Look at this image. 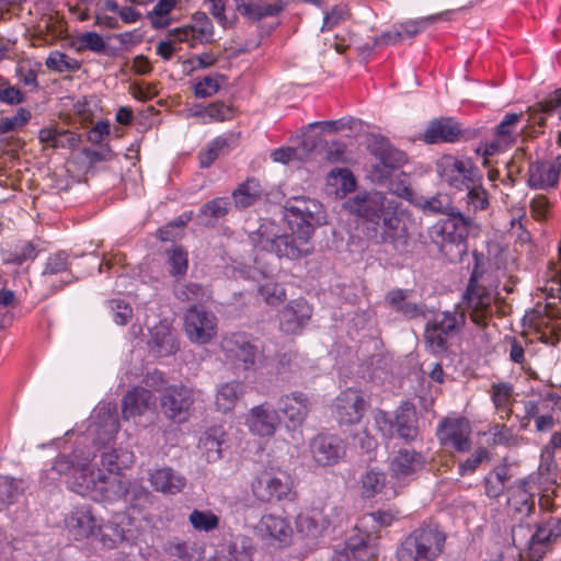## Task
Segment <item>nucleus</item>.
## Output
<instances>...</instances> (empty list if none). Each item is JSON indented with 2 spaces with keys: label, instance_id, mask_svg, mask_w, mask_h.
<instances>
[{
  "label": "nucleus",
  "instance_id": "48",
  "mask_svg": "<svg viewBox=\"0 0 561 561\" xmlns=\"http://www.w3.org/2000/svg\"><path fill=\"white\" fill-rule=\"evenodd\" d=\"M466 211L465 214H476L481 210H486L490 206L489 193L482 185V181L476 182L473 185H468L465 190Z\"/></svg>",
  "mask_w": 561,
  "mask_h": 561
},
{
  "label": "nucleus",
  "instance_id": "43",
  "mask_svg": "<svg viewBox=\"0 0 561 561\" xmlns=\"http://www.w3.org/2000/svg\"><path fill=\"white\" fill-rule=\"evenodd\" d=\"M527 183L531 188L547 190L558 184L554 169L548 161L536 160L529 163Z\"/></svg>",
  "mask_w": 561,
  "mask_h": 561
},
{
  "label": "nucleus",
  "instance_id": "31",
  "mask_svg": "<svg viewBox=\"0 0 561 561\" xmlns=\"http://www.w3.org/2000/svg\"><path fill=\"white\" fill-rule=\"evenodd\" d=\"M461 137L460 125L449 117H440L430 122L422 139L426 144L456 142Z\"/></svg>",
  "mask_w": 561,
  "mask_h": 561
},
{
  "label": "nucleus",
  "instance_id": "36",
  "mask_svg": "<svg viewBox=\"0 0 561 561\" xmlns=\"http://www.w3.org/2000/svg\"><path fill=\"white\" fill-rule=\"evenodd\" d=\"M230 209L231 202L229 197H215L199 207L196 219L199 225L214 228L220 219L229 214Z\"/></svg>",
  "mask_w": 561,
  "mask_h": 561
},
{
  "label": "nucleus",
  "instance_id": "22",
  "mask_svg": "<svg viewBox=\"0 0 561 561\" xmlns=\"http://www.w3.org/2000/svg\"><path fill=\"white\" fill-rule=\"evenodd\" d=\"M313 460L320 466H334L339 463L346 454L344 440L333 434H319L309 444Z\"/></svg>",
  "mask_w": 561,
  "mask_h": 561
},
{
  "label": "nucleus",
  "instance_id": "19",
  "mask_svg": "<svg viewBox=\"0 0 561 561\" xmlns=\"http://www.w3.org/2000/svg\"><path fill=\"white\" fill-rule=\"evenodd\" d=\"M368 407L363 393L359 390L348 388L341 392L333 404V412L341 425H353L360 422Z\"/></svg>",
  "mask_w": 561,
  "mask_h": 561
},
{
  "label": "nucleus",
  "instance_id": "34",
  "mask_svg": "<svg viewBox=\"0 0 561 561\" xmlns=\"http://www.w3.org/2000/svg\"><path fill=\"white\" fill-rule=\"evenodd\" d=\"M254 550L252 538L239 534L225 541L216 553L227 557L231 561H252Z\"/></svg>",
  "mask_w": 561,
  "mask_h": 561
},
{
  "label": "nucleus",
  "instance_id": "47",
  "mask_svg": "<svg viewBox=\"0 0 561 561\" xmlns=\"http://www.w3.org/2000/svg\"><path fill=\"white\" fill-rule=\"evenodd\" d=\"M416 206L420 207L425 215H444L448 216L456 209L451 197L446 193H437L432 197H422Z\"/></svg>",
  "mask_w": 561,
  "mask_h": 561
},
{
  "label": "nucleus",
  "instance_id": "64",
  "mask_svg": "<svg viewBox=\"0 0 561 561\" xmlns=\"http://www.w3.org/2000/svg\"><path fill=\"white\" fill-rule=\"evenodd\" d=\"M108 307L116 324L124 325L133 317V309L125 299H112L108 301Z\"/></svg>",
  "mask_w": 561,
  "mask_h": 561
},
{
  "label": "nucleus",
  "instance_id": "4",
  "mask_svg": "<svg viewBox=\"0 0 561 561\" xmlns=\"http://www.w3.org/2000/svg\"><path fill=\"white\" fill-rule=\"evenodd\" d=\"M129 513H119L106 525H101L89 505L73 507L65 517V525L75 539H98L105 548H112L118 540H131L138 526Z\"/></svg>",
  "mask_w": 561,
  "mask_h": 561
},
{
  "label": "nucleus",
  "instance_id": "49",
  "mask_svg": "<svg viewBox=\"0 0 561 561\" xmlns=\"http://www.w3.org/2000/svg\"><path fill=\"white\" fill-rule=\"evenodd\" d=\"M232 142V136H219L213 139L207 147L198 153L201 168H209L221 154L228 152Z\"/></svg>",
  "mask_w": 561,
  "mask_h": 561
},
{
  "label": "nucleus",
  "instance_id": "6",
  "mask_svg": "<svg viewBox=\"0 0 561 561\" xmlns=\"http://www.w3.org/2000/svg\"><path fill=\"white\" fill-rule=\"evenodd\" d=\"M474 218L459 208L428 229V237L450 260H461L468 251L467 238Z\"/></svg>",
  "mask_w": 561,
  "mask_h": 561
},
{
  "label": "nucleus",
  "instance_id": "38",
  "mask_svg": "<svg viewBox=\"0 0 561 561\" xmlns=\"http://www.w3.org/2000/svg\"><path fill=\"white\" fill-rule=\"evenodd\" d=\"M247 392V386L239 380H232L220 385L216 392L215 405L217 411L227 413L234 409L237 402Z\"/></svg>",
  "mask_w": 561,
  "mask_h": 561
},
{
  "label": "nucleus",
  "instance_id": "18",
  "mask_svg": "<svg viewBox=\"0 0 561 561\" xmlns=\"http://www.w3.org/2000/svg\"><path fill=\"white\" fill-rule=\"evenodd\" d=\"M561 537V518L550 516L536 524V530L528 539L529 561H541L552 542Z\"/></svg>",
  "mask_w": 561,
  "mask_h": 561
},
{
  "label": "nucleus",
  "instance_id": "11",
  "mask_svg": "<svg viewBox=\"0 0 561 561\" xmlns=\"http://www.w3.org/2000/svg\"><path fill=\"white\" fill-rule=\"evenodd\" d=\"M220 350L228 363L242 370L255 369L263 357V351L257 341L244 332L225 335Z\"/></svg>",
  "mask_w": 561,
  "mask_h": 561
},
{
  "label": "nucleus",
  "instance_id": "8",
  "mask_svg": "<svg viewBox=\"0 0 561 561\" xmlns=\"http://www.w3.org/2000/svg\"><path fill=\"white\" fill-rule=\"evenodd\" d=\"M214 25L211 20L204 12H196L190 24L175 27L169 31L168 39L157 45V53L165 60L172 58L176 43H187L191 48L198 44L213 42Z\"/></svg>",
  "mask_w": 561,
  "mask_h": 561
},
{
  "label": "nucleus",
  "instance_id": "20",
  "mask_svg": "<svg viewBox=\"0 0 561 561\" xmlns=\"http://www.w3.org/2000/svg\"><path fill=\"white\" fill-rule=\"evenodd\" d=\"M254 530L262 540L278 547L289 546L294 535L290 522L286 517L272 513L264 514Z\"/></svg>",
  "mask_w": 561,
  "mask_h": 561
},
{
  "label": "nucleus",
  "instance_id": "46",
  "mask_svg": "<svg viewBox=\"0 0 561 561\" xmlns=\"http://www.w3.org/2000/svg\"><path fill=\"white\" fill-rule=\"evenodd\" d=\"M409 290L393 289L386 296V301L390 308L402 313L409 319L417 318L424 314L423 306L408 300Z\"/></svg>",
  "mask_w": 561,
  "mask_h": 561
},
{
  "label": "nucleus",
  "instance_id": "25",
  "mask_svg": "<svg viewBox=\"0 0 561 561\" xmlns=\"http://www.w3.org/2000/svg\"><path fill=\"white\" fill-rule=\"evenodd\" d=\"M561 107V89L554 90L548 96L528 108V125L522 128L524 137L535 138L542 133L546 126L547 116Z\"/></svg>",
  "mask_w": 561,
  "mask_h": 561
},
{
  "label": "nucleus",
  "instance_id": "57",
  "mask_svg": "<svg viewBox=\"0 0 561 561\" xmlns=\"http://www.w3.org/2000/svg\"><path fill=\"white\" fill-rule=\"evenodd\" d=\"M170 274L176 278L183 277L188 268L187 252L182 247H174L168 251Z\"/></svg>",
  "mask_w": 561,
  "mask_h": 561
},
{
  "label": "nucleus",
  "instance_id": "9",
  "mask_svg": "<svg viewBox=\"0 0 561 561\" xmlns=\"http://www.w3.org/2000/svg\"><path fill=\"white\" fill-rule=\"evenodd\" d=\"M536 493L531 476L518 479L507 488L506 514L519 524L512 528V538L517 543L519 533L524 530L523 523L535 514Z\"/></svg>",
  "mask_w": 561,
  "mask_h": 561
},
{
  "label": "nucleus",
  "instance_id": "5",
  "mask_svg": "<svg viewBox=\"0 0 561 561\" xmlns=\"http://www.w3.org/2000/svg\"><path fill=\"white\" fill-rule=\"evenodd\" d=\"M447 535L433 523H423L404 536L396 549L397 561H437L444 553Z\"/></svg>",
  "mask_w": 561,
  "mask_h": 561
},
{
  "label": "nucleus",
  "instance_id": "58",
  "mask_svg": "<svg viewBox=\"0 0 561 561\" xmlns=\"http://www.w3.org/2000/svg\"><path fill=\"white\" fill-rule=\"evenodd\" d=\"M31 118V112L25 107H20L14 115L0 118V134L16 131L24 127Z\"/></svg>",
  "mask_w": 561,
  "mask_h": 561
},
{
  "label": "nucleus",
  "instance_id": "42",
  "mask_svg": "<svg viewBox=\"0 0 561 561\" xmlns=\"http://www.w3.org/2000/svg\"><path fill=\"white\" fill-rule=\"evenodd\" d=\"M225 430L221 425H214L207 428L199 438L198 448L208 462L221 458V447L225 443Z\"/></svg>",
  "mask_w": 561,
  "mask_h": 561
},
{
  "label": "nucleus",
  "instance_id": "45",
  "mask_svg": "<svg viewBox=\"0 0 561 561\" xmlns=\"http://www.w3.org/2000/svg\"><path fill=\"white\" fill-rule=\"evenodd\" d=\"M334 523L335 520H331L327 515L317 511H313L312 514H299L296 518L298 533L306 537H317Z\"/></svg>",
  "mask_w": 561,
  "mask_h": 561
},
{
  "label": "nucleus",
  "instance_id": "33",
  "mask_svg": "<svg viewBox=\"0 0 561 561\" xmlns=\"http://www.w3.org/2000/svg\"><path fill=\"white\" fill-rule=\"evenodd\" d=\"M233 2L236 10L251 21L277 16L284 10L282 2L267 3L264 0H233Z\"/></svg>",
  "mask_w": 561,
  "mask_h": 561
},
{
  "label": "nucleus",
  "instance_id": "16",
  "mask_svg": "<svg viewBox=\"0 0 561 561\" xmlns=\"http://www.w3.org/2000/svg\"><path fill=\"white\" fill-rule=\"evenodd\" d=\"M194 403V392L184 385H172L165 388L160 398V408L167 419L178 423L186 422Z\"/></svg>",
  "mask_w": 561,
  "mask_h": 561
},
{
  "label": "nucleus",
  "instance_id": "37",
  "mask_svg": "<svg viewBox=\"0 0 561 561\" xmlns=\"http://www.w3.org/2000/svg\"><path fill=\"white\" fill-rule=\"evenodd\" d=\"M513 478L512 466L502 462L495 466L483 479L484 494L492 500L507 492L506 484Z\"/></svg>",
  "mask_w": 561,
  "mask_h": 561
},
{
  "label": "nucleus",
  "instance_id": "28",
  "mask_svg": "<svg viewBox=\"0 0 561 561\" xmlns=\"http://www.w3.org/2000/svg\"><path fill=\"white\" fill-rule=\"evenodd\" d=\"M312 316V307L302 298L289 301L279 313V328L287 334H297Z\"/></svg>",
  "mask_w": 561,
  "mask_h": 561
},
{
  "label": "nucleus",
  "instance_id": "35",
  "mask_svg": "<svg viewBox=\"0 0 561 561\" xmlns=\"http://www.w3.org/2000/svg\"><path fill=\"white\" fill-rule=\"evenodd\" d=\"M394 432H397L398 436L405 443L417 439L420 428L417 425L416 411L413 407L404 404L396 411Z\"/></svg>",
  "mask_w": 561,
  "mask_h": 561
},
{
  "label": "nucleus",
  "instance_id": "53",
  "mask_svg": "<svg viewBox=\"0 0 561 561\" xmlns=\"http://www.w3.org/2000/svg\"><path fill=\"white\" fill-rule=\"evenodd\" d=\"M45 66L55 72L64 73V72H75L78 71L81 67V64L76 58L68 56L67 54L53 50L49 53Z\"/></svg>",
  "mask_w": 561,
  "mask_h": 561
},
{
  "label": "nucleus",
  "instance_id": "15",
  "mask_svg": "<svg viewBox=\"0 0 561 561\" xmlns=\"http://www.w3.org/2000/svg\"><path fill=\"white\" fill-rule=\"evenodd\" d=\"M371 152L378 162L371 167L369 176L377 184H385L391 178L392 172L407 162V154L383 138L376 141Z\"/></svg>",
  "mask_w": 561,
  "mask_h": 561
},
{
  "label": "nucleus",
  "instance_id": "60",
  "mask_svg": "<svg viewBox=\"0 0 561 561\" xmlns=\"http://www.w3.org/2000/svg\"><path fill=\"white\" fill-rule=\"evenodd\" d=\"M489 433L492 438V444L496 446H513L517 443V437L513 432L512 427L506 426L505 424H493Z\"/></svg>",
  "mask_w": 561,
  "mask_h": 561
},
{
  "label": "nucleus",
  "instance_id": "3",
  "mask_svg": "<svg viewBox=\"0 0 561 561\" xmlns=\"http://www.w3.org/2000/svg\"><path fill=\"white\" fill-rule=\"evenodd\" d=\"M285 209L291 233H280L275 254L299 260L312 252L310 238L314 229L324 222V210L318 201L305 197L294 198Z\"/></svg>",
  "mask_w": 561,
  "mask_h": 561
},
{
  "label": "nucleus",
  "instance_id": "56",
  "mask_svg": "<svg viewBox=\"0 0 561 561\" xmlns=\"http://www.w3.org/2000/svg\"><path fill=\"white\" fill-rule=\"evenodd\" d=\"M42 69V64L34 59H24L16 66L15 73L20 82L24 85L36 89L38 87L37 76Z\"/></svg>",
  "mask_w": 561,
  "mask_h": 561
},
{
  "label": "nucleus",
  "instance_id": "24",
  "mask_svg": "<svg viewBox=\"0 0 561 561\" xmlns=\"http://www.w3.org/2000/svg\"><path fill=\"white\" fill-rule=\"evenodd\" d=\"M523 113H507L494 127V139L484 145L483 156H493L517 141V128L523 121Z\"/></svg>",
  "mask_w": 561,
  "mask_h": 561
},
{
  "label": "nucleus",
  "instance_id": "29",
  "mask_svg": "<svg viewBox=\"0 0 561 561\" xmlns=\"http://www.w3.org/2000/svg\"><path fill=\"white\" fill-rule=\"evenodd\" d=\"M149 352L154 357H167L175 354L180 347L175 329L167 321H160L151 329L148 342Z\"/></svg>",
  "mask_w": 561,
  "mask_h": 561
},
{
  "label": "nucleus",
  "instance_id": "17",
  "mask_svg": "<svg viewBox=\"0 0 561 561\" xmlns=\"http://www.w3.org/2000/svg\"><path fill=\"white\" fill-rule=\"evenodd\" d=\"M184 329L191 342L206 344L217 334V319L213 312L193 305L185 312Z\"/></svg>",
  "mask_w": 561,
  "mask_h": 561
},
{
  "label": "nucleus",
  "instance_id": "7",
  "mask_svg": "<svg viewBox=\"0 0 561 561\" xmlns=\"http://www.w3.org/2000/svg\"><path fill=\"white\" fill-rule=\"evenodd\" d=\"M472 256L473 265L463 294V302L472 322L484 327L492 317L494 297L492 290L484 283L488 271L484 255L473 251Z\"/></svg>",
  "mask_w": 561,
  "mask_h": 561
},
{
  "label": "nucleus",
  "instance_id": "54",
  "mask_svg": "<svg viewBox=\"0 0 561 561\" xmlns=\"http://www.w3.org/2000/svg\"><path fill=\"white\" fill-rule=\"evenodd\" d=\"M175 296L181 301H192L195 304L210 300L209 290L197 283L180 285L175 289Z\"/></svg>",
  "mask_w": 561,
  "mask_h": 561
},
{
  "label": "nucleus",
  "instance_id": "21",
  "mask_svg": "<svg viewBox=\"0 0 561 561\" xmlns=\"http://www.w3.org/2000/svg\"><path fill=\"white\" fill-rule=\"evenodd\" d=\"M470 434L471 426L465 417L445 419L437 428V437L440 444L459 453H466L470 449Z\"/></svg>",
  "mask_w": 561,
  "mask_h": 561
},
{
  "label": "nucleus",
  "instance_id": "59",
  "mask_svg": "<svg viewBox=\"0 0 561 561\" xmlns=\"http://www.w3.org/2000/svg\"><path fill=\"white\" fill-rule=\"evenodd\" d=\"M76 44L78 50H91L96 54L104 53L106 48L103 37L95 32H85L77 35Z\"/></svg>",
  "mask_w": 561,
  "mask_h": 561
},
{
  "label": "nucleus",
  "instance_id": "50",
  "mask_svg": "<svg viewBox=\"0 0 561 561\" xmlns=\"http://www.w3.org/2000/svg\"><path fill=\"white\" fill-rule=\"evenodd\" d=\"M145 386L142 387V409L156 405V398L151 394L152 391H165L167 379L164 374L158 369L148 371L145 379L142 380Z\"/></svg>",
  "mask_w": 561,
  "mask_h": 561
},
{
  "label": "nucleus",
  "instance_id": "51",
  "mask_svg": "<svg viewBox=\"0 0 561 561\" xmlns=\"http://www.w3.org/2000/svg\"><path fill=\"white\" fill-rule=\"evenodd\" d=\"M385 485V472L376 468L369 469L360 477V495L365 499H371L379 494Z\"/></svg>",
  "mask_w": 561,
  "mask_h": 561
},
{
  "label": "nucleus",
  "instance_id": "61",
  "mask_svg": "<svg viewBox=\"0 0 561 561\" xmlns=\"http://www.w3.org/2000/svg\"><path fill=\"white\" fill-rule=\"evenodd\" d=\"M348 18V10L344 4H336L330 11H327L323 16L321 32L332 31L334 27L346 21Z\"/></svg>",
  "mask_w": 561,
  "mask_h": 561
},
{
  "label": "nucleus",
  "instance_id": "63",
  "mask_svg": "<svg viewBox=\"0 0 561 561\" xmlns=\"http://www.w3.org/2000/svg\"><path fill=\"white\" fill-rule=\"evenodd\" d=\"M122 405L123 415L127 420L140 414V391L138 386H133V388L125 394Z\"/></svg>",
  "mask_w": 561,
  "mask_h": 561
},
{
  "label": "nucleus",
  "instance_id": "39",
  "mask_svg": "<svg viewBox=\"0 0 561 561\" xmlns=\"http://www.w3.org/2000/svg\"><path fill=\"white\" fill-rule=\"evenodd\" d=\"M437 15L413 20L402 23L398 28L383 33L377 41V44H396L404 38H411L423 31Z\"/></svg>",
  "mask_w": 561,
  "mask_h": 561
},
{
  "label": "nucleus",
  "instance_id": "44",
  "mask_svg": "<svg viewBox=\"0 0 561 561\" xmlns=\"http://www.w3.org/2000/svg\"><path fill=\"white\" fill-rule=\"evenodd\" d=\"M491 399L501 420H508L513 413L514 387L510 382H494L491 386Z\"/></svg>",
  "mask_w": 561,
  "mask_h": 561
},
{
  "label": "nucleus",
  "instance_id": "1",
  "mask_svg": "<svg viewBox=\"0 0 561 561\" xmlns=\"http://www.w3.org/2000/svg\"><path fill=\"white\" fill-rule=\"evenodd\" d=\"M117 431V416L110 409H96L85 432L76 438L71 454L58 456L42 472L41 483L51 486L64 481L71 491L100 502L125 496L130 483L123 471L134 463L135 457L114 447Z\"/></svg>",
  "mask_w": 561,
  "mask_h": 561
},
{
  "label": "nucleus",
  "instance_id": "26",
  "mask_svg": "<svg viewBox=\"0 0 561 561\" xmlns=\"http://www.w3.org/2000/svg\"><path fill=\"white\" fill-rule=\"evenodd\" d=\"M280 424L278 411L268 402L251 408L245 416L250 432L260 437H271Z\"/></svg>",
  "mask_w": 561,
  "mask_h": 561
},
{
  "label": "nucleus",
  "instance_id": "23",
  "mask_svg": "<svg viewBox=\"0 0 561 561\" xmlns=\"http://www.w3.org/2000/svg\"><path fill=\"white\" fill-rule=\"evenodd\" d=\"M378 537L368 533H358L351 536L343 551H335L333 561H373L378 553Z\"/></svg>",
  "mask_w": 561,
  "mask_h": 561
},
{
  "label": "nucleus",
  "instance_id": "40",
  "mask_svg": "<svg viewBox=\"0 0 561 561\" xmlns=\"http://www.w3.org/2000/svg\"><path fill=\"white\" fill-rule=\"evenodd\" d=\"M279 236L280 228L274 221L265 220L250 233L249 238L252 245L259 251L275 253Z\"/></svg>",
  "mask_w": 561,
  "mask_h": 561
},
{
  "label": "nucleus",
  "instance_id": "12",
  "mask_svg": "<svg viewBox=\"0 0 561 561\" xmlns=\"http://www.w3.org/2000/svg\"><path fill=\"white\" fill-rule=\"evenodd\" d=\"M466 316L458 311H444L430 320L424 330L426 347L431 353L439 355L448 350V339L465 324Z\"/></svg>",
  "mask_w": 561,
  "mask_h": 561
},
{
  "label": "nucleus",
  "instance_id": "41",
  "mask_svg": "<svg viewBox=\"0 0 561 561\" xmlns=\"http://www.w3.org/2000/svg\"><path fill=\"white\" fill-rule=\"evenodd\" d=\"M263 194L264 188L261 182L254 178H250L232 191L231 198L237 209H245L259 202Z\"/></svg>",
  "mask_w": 561,
  "mask_h": 561
},
{
  "label": "nucleus",
  "instance_id": "52",
  "mask_svg": "<svg viewBox=\"0 0 561 561\" xmlns=\"http://www.w3.org/2000/svg\"><path fill=\"white\" fill-rule=\"evenodd\" d=\"M176 0H159L151 11L147 13V20L153 28H165L171 24V12L175 8Z\"/></svg>",
  "mask_w": 561,
  "mask_h": 561
},
{
  "label": "nucleus",
  "instance_id": "32",
  "mask_svg": "<svg viewBox=\"0 0 561 561\" xmlns=\"http://www.w3.org/2000/svg\"><path fill=\"white\" fill-rule=\"evenodd\" d=\"M149 481L156 491L171 495L182 492L186 485V478L169 467L151 472Z\"/></svg>",
  "mask_w": 561,
  "mask_h": 561
},
{
  "label": "nucleus",
  "instance_id": "30",
  "mask_svg": "<svg viewBox=\"0 0 561 561\" xmlns=\"http://www.w3.org/2000/svg\"><path fill=\"white\" fill-rule=\"evenodd\" d=\"M278 409L294 426L304 423L311 409L308 396L300 391H294L279 398Z\"/></svg>",
  "mask_w": 561,
  "mask_h": 561
},
{
  "label": "nucleus",
  "instance_id": "55",
  "mask_svg": "<svg viewBox=\"0 0 561 561\" xmlns=\"http://www.w3.org/2000/svg\"><path fill=\"white\" fill-rule=\"evenodd\" d=\"M188 522L197 531L210 533L219 527V517L210 510H193Z\"/></svg>",
  "mask_w": 561,
  "mask_h": 561
},
{
  "label": "nucleus",
  "instance_id": "14",
  "mask_svg": "<svg viewBox=\"0 0 561 561\" xmlns=\"http://www.w3.org/2000/svg\"><path fill=\"white\" fill-rule=\"evenodd\" d=\"M254 497L263 503L293 500L294 481L285 471H262L251 483Z\"/></svg>",
  "mask_w": 561,
  "mask_h": 561
},
{
  "label": "nucleus",
  "instance_id": "62",
  "mask_svg": "<svg viewBox=\"0 0 561 561\" xmlns=\"http://www.w3.org/2000/svg\"><path fill=\"white\" fill-rule=\"evenodd\" d=\"M489 457H490V454L486 448H484V447L478 448L465 461L459 463L458 473L460 476L473 473L483 461L489 459Z\"/></svg>",
  "mask_w": 561,
  "mask_h": 561
},
{
  "label": "nucleus",
  "instance_id": "2",
  "mask_svg": "<svg viewBox=\"0 0 561 561\" xmlns=\"http://www.w3.org/2000/svg\"><path fill=\"white\" fill-rule=\"evenodd\" d=\"M345 209L360 220L362 232L375 245H391L402 252L409 240L402 203L377 190L357 192L344 203Z\"/></svg>",
  "mask_w": 561,
  "mask_h": 561
},
{
  "label": "nucleus",
  "instance_id": "27",
  "mask_svg": "<svg viewBox=\"0 0 561 561\" xmlns=\"http://www.w3.org/2000/svg\"><path fill=\"white\" fill-rule=\"evenodd\" d=\"M425 456L414 449H399L390 462V470L398 481L413 480L425 467Z\"/></svg>",
  "mask_w": 561,
  "mask_h": 561
},
{
  "label": "nucleus",
  "instance_id": "13",
  "mask_svg": "<svg viewBox=\"0 0 561 561\" xmlns=\"http://www.w3.org/2000/svg\"><path fill=\"white\" fill-rule=\"evenodd\" d=\"M436 169L440 180L457 191H465L468 185L483 180L482 173L471 159L445 154L438 159Z\"/></svg>",
  "mask_w": 561,
  "mask_h": 561
},
{
  "label": "nucleus",
  "instance_id": "10",
  "mask_svg": "<svg viewBox=\"0 0 561 561\" xmlns=\"http://www.w3.org/2000/svg\"><path fill=\"white\" fill-rule=\"evenodd\" d=\"M78 19L87 21L94 16L95 25L104 28L118 27V20L125 23H134L138 20L139 13L133 7H119L114 0H79Z\"/></svg>",
  "mask_w": 561,
  "mask_h": 561
}]
</instances>
